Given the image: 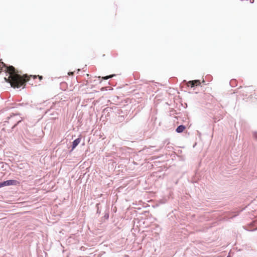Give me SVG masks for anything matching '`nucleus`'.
Here are the masks:
<instances>
[{
	"instance_id": "14",
	"label": "nucleus",
	"mask_w": 257,
	"mask_h": 257,
	"mask_svg": "<svg viewBox=\"0 0 257 257\" xmlns=\"http://www.w3.org/2000/svg\"><path fill=\"white\" fill-rule=\"evenodd\" d=\"M253 137L254 139L257 140V132H254L253 133Z\"/></svg>"
},
{
	"instance_id": "9",
	"label": "nucleus",
	"mask_w": 257,
	"mask_h": 257,
	"mask_svg": "<svg viewBox=\"0 0 257 257\" xmlns=\"http://www.w3.org/2000/svg\"><path fill=\"white\" fill-rule=\"evenodd\" d=\"M109 217V207H107L105 209L104 214L102 217V218L104 220H108Z\"/></svg>"
},
{
	"instance_id": "1",
	"label": "nucleus",
	"mask_w": 257,
	"mask_h": 257,
	"mask_svg": "<svg viewBox=\"0 0 257 257\" xmlns=\"http://www.w3.org/2000/svg\"><path fill=\"white\" fill-rule=\"evenodd\" d=\"M3 68H5L6 75H9L8 78L5 77V79L7 82L10 83L12 87L20 88L28 81L27 74L23 75L19 74L13 66H8L4 62H0V73L3 71Z\"/></svg>"
},
{
	"instance_id": "4",
	"label": "nucleus",
	"mask_w": 257,
	"mask_h": 257,
	"mask_svg": "<svg viewBox=\"0 0 257 257\" xmlns=\"http://www.w3.org/2000/svg\"><path fill=\"white\" fill-rule=\"evenodd\" d=\"M243 228L248 231H254L257 230V224L253 221H251L250 223L243 226Z\"/></svg>"
},
{
	"instance_id": "3",
	"label": "nucleus",
	"mask_w": 257,
	"mask_h": 257,
	"mask_svg": "<svg viewBox=\"0 0 257 257\" xmlns=\"http://www.w3.org/2000/svg\"><path fill=\"white\" fill-rule=\"evenodd\" d=\"M20 181L17 180L10 179L3 180L0 179V188L10 186H20Z\"/></svg>"
},
{
	"instance_id": "8",
	"label": "nucleus",
	"mask_w": 257,
	"mask_h": 257,
	"mask_svg": "<svg viewBox=\"0 0 257 257\" xmlns=\"http://www.w3.org/2000/svg\"><path fill=\"white\" fill-rule=\"evenodd\" d=\"M81 138L80 137H78L76 139L74 140L72 144V149L71 150H74L80 143L81 141Z\"/></svg>"
},
{
	"instance_id": "18",
	"label": "nucleus",
	"mask_w": 257,
	"mask_h": 257,
	"mask_svg": "<svg viewBox=\"0 0 257 257\" xmlns=\"http://www.w3.org/2000/svg\"><path fill=\"white\" fill-rule=\"evenodd\" d=\"M83 177H82L81 179H83ZM81 179V178H79L78 180H77V181H79V180Z\"/></svg>"
},
{
	"instance_id": "7",
	"label": "nucleus",
	"mask_w": 257,
	"mask_h": 257,
	"mask_svg": "<svg viewBox=\"0 0 257 257\" xmlns=\"http://www.w3.org/2000/svg\"><path fill=\"white\" fill-rule=\"evenodd\" d=\"M187 83V85L188 86H191V87H194L195 86H199L201 84V82L199 80H194L189 81L186 82Z\"/></svg>"
},
{
	"instance_id": "19",
	"label": "nucleus",
	"mask_w": 257,
	"mask_h": 257,
	"mask_svg": "<svg viewBox=\"0 0 257 257\" xmlns=\"http://www.w3.org/2000/svg\"><path fill=\"white\" fill-rule=\"evenodd\" d=\"M39 77L40 79H41L42 78V76H39Z\"/></svg>"
},
{
	"instance_id": "11",
	"label": "nucleus",
	"mask_w": 257,
	"mask_h": 257,
	"mask_svg": "<svg viewBox=\"0 0 257 257\" xmlns=\"http://www.w3.org/2000/svg\"><path fill=\"white\" fill-rule=\"evenodd\" d=\"M185 128L186 127L185 125L181 124L177 126V127L176 129V132L178 133H182L184 131Z\"/></svg>"
},
{
	"instance_id": "13",
	"label": "nucleus",
	"mask_w": 257,
	"mask_h": 257,
	"mask_svg": "<svg viewBox=\"0 0 257 257\" xmlns=\"http://www.w3.org/2000/svg\"><path fill=\"white\" fill-rule=\"evenodd\" d=\"M115 76V74H112V75H108V76H105L103 78V79H105V80H107L109 78H112V77Z\"/></svg>"
},
{
	"instance_id": "16",
	"label": "nucleus",
	"mask_w": 257,
	"mask_h": 257,
	"mask_svg": "<svg viewBox=\"0 0 257 257\" xmlns=\"http://www.w3.org/2000/svg\"><path fill=\"white\" fill-rule=\"evenodd\" d=\"M193 178H191V180H189V178H188V181H191V182H193V181H192V180Z\"/></svg>"
},
{
	"instance_id": "22",
	"label": "nucleus",
	"mask_w": 257,
	"mask_h": 257,
	"mask_svg": "<svg viewBox=\"0 0 257 257\" xmlns=\"http://www.w3.org/2000/svg\"><path fill=\"white\" fill-rule=\"evenodd\" d=\"M133 180H130L129 181L130 182H132Z\"/></svg>"
},
{
	"instance_id": "15",
	"label": "nucleus",
	"mask_w": 257,
	"mask_h": 257,
	"mask_svg": "<svg viewBox=\"0 0 257 257\" xmlns=\"http://www.w3.org/2000/svg\"><path fill=\"white\" fill-rule=\"evenodd\" d=\"M235 83V80H232L230 81V85H231L232 86V85H233Z\"/></svg>"
},
{
	"instance_id": "5",
	"label": "nucleus",
	"mask_w": 257,
	"mask_h": 257,
	"mask_svg": "<svg viewBox=\"0 0 257 257\" xmlns=\"http://www.w3.org/2000/svg\"><path fill=\"white\" fill-rule=\"evenodd\" d=\"M173 194V193L172 192H171V191L169 192L168 195H167V196H164L162 198L159 199L158 201V202L160 204H165L167 202V201L169 199L173 198V197H172Z\"/></svg>"
},
{
	"instance_id": "2",
	"label": "nucleus",
	"mask_w": 257,
	"mask_h": 257,
	"mask_svg": "<svg viewBox=\"0 0 257 257\" xmlns=\"http://www.w3.org/2000/svg\"><path fill=\"white\" fill-rule=\"evenodd\" d=\"M8 120L4 121V125L6 123H10L12 125V129H14L22 120V118L18 114H13L7 117Z\"/></svg>"
},
{
	"instance_id": "12",
	"label": "nucleus",
	"mask_w": 257,
	"mask_h": 257,
	"mask_svg": "<svg viewBox=\"0 0 257 257\" xmlns=\"http://www.w3.org/2000/svg\"><path fill=\"white\" fill-rule=\"evenodd\" d=\"M101 205L100 203H97L95 205V207L97 209L96 214L99 215L101 213V210L100 209V206Z\"/></svg>"
},
{
	"instance_id": "21",
	"label": "nucleus",
	"mask_w": 257,
	"mask_h": 257,
	"mask_svg": "<svg viewBox=\"0 0 257 257\" xmlns=\"http://www.w3.org/2000/svg\"><path fill=\"white\" fill-rule=\"evenodd\" d=\"M88 179H89V177L86 178V181H88Z\"/></svg>"
},
{
	"instance_id": "20",
	"label": "nucleus",
	"mask_w": 257,
	"mask_h": 257,
	"mask_svg": "<svg viewBox=\"0 0 257 257\" xmlns=\"http://www.w3.org/2000/svg\"><path fill=\"white\" fill-rule=\"evenodd\" d=\"M226 257H231V256L228 254Z\"/></svg>"
},
{
	"instance_id": "17",
	"label": "nucleus",
	"mask_w": 257,
	"mask_h": 257,
	"mask_svg": "<svg viewBox=\"0 0 257 257\" xmlns=\"http://www.w3.org/2000/svg\"><path fill=\"white\" fill-rule=\"evenodd\" d=\"M178 180H176V181H175V184H177V183H178Z\"/></svg>"
},
{
	"instance_id": "23",
	"label": "nucleus",
	"mask_w": 257,
	"mask_h": 257,
	"mask_svg": "<svg viewBox=\"0 0 257 257\" xmlns=\"http://www.w3.org/2000/svg\"><path fill=\"white\" fill-rule=\"evenodd\" d=\"M197 133L200 134V133L198 131L197 132Z\"/></svg>"
},
{
	"instance_id": "10",
	"label": "nucleus",
	"mask_w": 257,
	"mask_h": 257,
	"mask_svg": "<svg viewBox=\"0 0 257 257\" xmlns=\"http://www.w3.org/2000/svg\"><path fill=\"white\" fill-rule=\"evenodd\" d=\"M34 132H35L36 133L35 134V136H36L38 138H40L43 136V132L40 128H35Z\"/></svg>"
},
{
	"instance_id": "6",
	"label": "nucleus",
	"mask_w": 257,
	"mask_h": 257,
	"mask_svg": "<svg viewBox=\"0 0 257 257\" xmlns=\"http://www.w3.org/2000/svg\"><path fill=\"white\" fill-rule=\"evenodd\" d=\"M238 215V213H235L233 212H228L223 215L222 219L224 220L228 221L230 219L234 218Z\"/></svg>"
}]
</instances>
